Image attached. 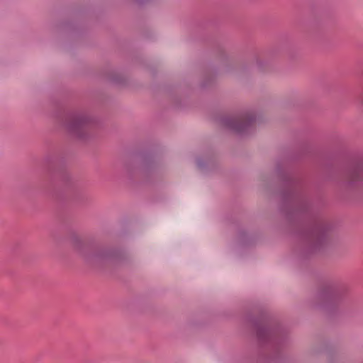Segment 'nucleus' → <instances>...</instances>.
<instances>
[{
  "instance_id": "obj_1",
  "label": "nucleus",
  "mask_w": 363,
  "mask_h": 363,
  "mask_svg": "<svg viewBox=\"0 0 363 363\" xmlns=\"http://www.w3.org/2000/svg\"><path fill=\"white\" fill-rule=\"evenodd\" d=\"M254 118L251 115L242 116L238 118L234 119L230 127L238 132L244 131L248 125L252 124Z\"/></svg>"
},
{
  "instance_id": "obj_2",
  "label": "nucleus",
  "mask_w": 363,
  "mask_h": 363,
  "mask_svg": "<svg viewBox=\"0 0 363 363\" xmlns=\"http://www.w3.org/2000/svg\"><path fill=\"white\" fill-rule=\"evenodd\" d=\"M86 121V120L84 117H77L70 123L69 128L72 132L79 135V131L84 128Z\"/></svg>"
},
{
  "instance_id": "obj_3",
  "label": "nucleus",
  "mask_w": 363,
  "mask_h": 363,
  "mask_svg": "<svg viewBox=\"0 0 363 363\" xmlns=\"http://www.w3.org/2000/svg\"><path fill=\"white\" fill-rule=\"evenodd\" d=\"M352 180H359L363 178V167H359L354 170L351 176Z\"/></svg>"
}]
</instances>
